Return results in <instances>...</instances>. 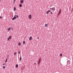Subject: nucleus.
I'll use <instances>...</instances> for the list:
<instances>
[{"label": "nucleus", "mask_w": 73, "mask_h": 73, "mask_svg": "<svg viewBox=\"0 0 73 73\" xmlns=\"http://www.w3.org/2000/svg\"><path fill=\"white\" fill-rule=\"evenodd\" d=\"M16 17H16V18H18V17H19V16H18V15H16Z\"/></svg>", "instance_id": "obj_20"}, {"label": "nucleus", "mask_w": 73, "mask_h": 73, "mask_svg": "<svg viewBox=\"0 0 73 73\" xmlns=\"http://www.w3.org/2000/svg\"><path fill=\"white\" fill-rule=\"evenodd\" d=\"M11 27H10L8 29L7 31H9L11 30Z\"/></svg>", "instance_id": "obj_4"}, {"label": "nucleus", "mask_w": 73, "mask_h": 73, "mask_svg": "<svg viewBox=\"0 0 73 73\" xmlns=\"http://www.w3.org/2000/svg\"><path fill=\"white\" fill-rule=\"evenodd\" d=\"M18 53L19 54H20V52L19 51V52H18Z\"/></svg>", "instance_id": "obj_28"}, {"label": "nucleus", "mask_w": 73, "mask_h": 73, "mask_svg": "<svg viewBox=\"0 0 73 73\" xmlns=\"http://www.w3.org/2000/svg\"><path fill=\"white\" fill-rule=\"evenodd\" d=\"M20 61H21V60H22V58H21V57H20Z\"/></svg>", "instance_id": "obj_19"}, {"label": "nucleus", "mask_w": 73, "mask_h": 73, "mask_svg": "<svg viewBox=\"0 0 73 73\" xmlns=\"http://www.w3.org/2000/svg\"><path fill=\"white\" fill-rule=\"evenodd\" d=\"M51 9H52V10H54V7L52 8Z\"/></svg>", "instance_id": "obj_18"}, {"label": "nucleus", "mask_w": 73, "mask_h": 73, "mask_svg": "<svg viewBox=\"0 0 73 73\" xmlns=\"http://www.w3.org/2000/svg\"><path fill=\"white\" fill-rule=\"evenodd\" d=\"M16 1V0H14V1Z\"/></svg>", "instance_id": "obj_35"}, {"label": "nucleus", "mask_w": 73, "mask_h": 73, "mask_svg": "<svg viewBox=\"0 0 73 73\" xmlns=\"http://www.w3.org/2000/svg\"><path fill=\"white\" fill-rule=\"evenodd\" d=\"M50 14H53V13L52 12L50 13Z\"/></svg>", "instance_id": "obj_23"}, {"label": "nucleus", "mask_w": 73, "mask_h": 73, "mask_svg": "<svg viewBox=\"0 0 73 73\" xmlns=\"http://www.w3.org/2000/svg\"><path fill=\"white\" fill-rule=\"evenodd\" d=\"M0 2H1V1L0 0Z\"/></svg>", "instance_id": "obj_36"}, {"label": "nucleus", "mask_w": 73, "mask_h": 73, "mask_svg": "<svg viewBox=\"0 0 73 73\" xmlns=\"http://www.w3.org/2000/svg\"><path fill=\"white\" fill-rule=\"evenodd\" d=\"M60 12H59L58 13V15H60Z\"/></svg>", "instance_id": "obj_24"}, {"label": "nucleus", "mask_w": 73, "mask_h": 73, "mask_svg": "<svg viewBox=\"0 0 73 73\" xmlns=\"http://www.w3.org/2000/svg\"><path fill=\"white\" fill-rule=\"evenodd\" d=\"M40 60V59L38 60V64H40V61H41Z\"/></svg>", "instance_id": "obj_5"}, {"label": "nucleus", "mask_w": 73, "mask_h": 73, "mask_svg": "<svg viewBox=\"0 0 73 73\" xmlns=\"http://www.w3.org/2000/svg\"><path fill=\"white\" fill-rule=\"evenodd\" d=\"M51 12V11L50 10L48 11H47L46 12L47 15H48V14H49V12Z\"/></svg>", "instance_id": "obj_3"}, {"label": "nucleus", "mask_w": 73, "mask_h": 73, "mask_svg": "<svg viewBox=\"0 0 73 73\" xmlns=\"http://www.w3.org/2000/svg\"><path fill=\"white\" fill-rule=\"evenodd\" d=\"M1 18H2V17H0V19H1Z\"/></svg>", "instance_id": "obj_30"}, {"label": "nucleus", "mask_w": 73, "mask_h": 73, "mask_svg": "<svg viewBox=\"0 0 73 73\" xmlns=\"http://www.w3.org/2000/svg\"><path fill=\"white\" fill-rule=\"evenodd\" d=\"M23 43L24 45H25V41H24L23 42Z\"/></svg>", "instance_id": "obj_10"}, {"label": "nucleus", "mask_w": 73, "mask_h": 73, "mask_svg": "<svg viewBox=\"0 0 73 73\" xmlns=\"http://www.w3.org/2000/svg\"><path fill=\"white\" fill-rule=\"evenodd\" d=\"M18 45H19V46H20V45H21V43H20V42H19Z\"/></svg>", "instance_id": "obj_12"}, {"label": "nucleus", "mask_w": 73, "mask_h": 73, "mask_svg": "<svg viewBox=\"0 0 73 73\" xmlns=\"http://www.w3.org/2000/svg\"><path fill=\"white\" fill-rule=\"evenodd\" d=\"M50 9H52V8H50Z\"/></svg>", "instance_id": "obj_34"}, {"label": "nucleus", "mask_w": 73, "mask_h": 73, "mask_svg": "<svg viewBox=\"0 0 73 73\" xmlns=\"http://www.w3.org/2000/svg\"><path fill=\"white\" fill-rule=\"evenodd\" d=\"M16 52H15L14 53V54L15 55H16Z\"/></svg>", "instance_id": "obj_22"}, {"label": "nucleus", "mask_w": 73, "mask_h": 73, "mask_svg": "<svg viewBox=\"0 0 73 73\" xmlns=\"http://www.w3.org/2000/svg\"><path fill=\"white\" fill-rule=\"evenodd\" d=\"M12 29H13V28H12L11 29V30H12Z\"/></svg>", "instance_id": "obj_33"}, {"label": "nucleus", "mask_w": 73, "mask_h": 73, "mask_svg": "<svg viewBox=\"0 0 73 73\" xmlns=\"http://www.w3.org/2000/svg\"><path fill=\"white\" fill-rule=\"evenodd\" d=\"M15 19H16V17H14L12 19V20H13Z\"/></svg>", "instance_id": "obj_8"}, {"label": "nucleus", "mask_w": 73, "mask_h": 73, "mask_svg": "<svg viewBox=\"0 0 73 73\" xmlns=\"http://www.w3.org/2000/svg\"><path fill=\"white\" fill-rule=\"evenodd\" d=\"M73 8H72V9L71 12H72L73 11Z\"/></svg>", "instance_id": "obj_25"}, {"label": "nucleus", "mask_w": 73, "mask_h": 73, "mask_svg": "<svg viewBox=\"0 0 73 73\" xmlns=\"http://www.w3.org/2000/svg\"><path fill=\"white\" fill-rule=\"evenodd\" d=\"M45 27H48V24H45Z\"/></svg>", "instance_id": "obj_9"}, {"label": "nucleus", "mask_w": 73, "mask_h": 73, "mask_svg": "<svg viewBox=\"0 0 73 73\" xmlns=\"http://www.w3.org/2000/svg\"><path fill=\"white\" fill-rule=\"evenodd\" d=\"M5 65V64H3V65Z\"/></svg>", "instance_id": "obj_26"}, {"label": "nucleus", "mask_w": 73, "mask_h": 73, "mask_svg": "<svg viewBox=\"0 0 73 73\" xmlns=\"http://www.w3.org/2000/svg\"><path fill=\"white\" fill-rule=\"evenodd\" d=\"M39 38L38 37L37 38V39H38V40Z\"/></svg>", "instance_id": "obj_29"}, {"label": "nucleus", "mask_w": 73, "mask_h": 73, "mask_svg": "<svg viewBox=\"0 0 73 73\" xmlns=\"http://www.w3.org/2000/svg\"><path fill=\"white\" fill-rule=\"evenodd\" d=\"M62 56V54H61L60 55V57H61Z\"/></svg>", "instance_id": "obj_17"}, {"label": "nucleus", "mask_w": 73, "mask_h": 73, "mask_svg": "<svg viewBox=\"0 0 73 73\" xmlns=\"http://www.w3.org/2000/svg\"><path fill=\"white\" fill-rule=\"evenodd\" d=\"M19 66V65H18V64H17L16 65V68H18V67Z\"/></svg>", "instance_id": "obj_11"}, {"label": "nucleus", "mask_w": 73, "mask_h": 73, "mask_svg": "<svg viewBox=\"0 0 73 73\" xmlns=\"http://www.w3.org/2000/svg\"><path fill=\"white\" fill-rule=\"evenodd\" d=\"M3 69H5V66H3Z\"/></svg>", "instance_id": "obj_21"}, {"label": "nucleus", "mask_w": 73, "mask_h": 73, "mask_svg": "<svg viewBox=\"0 0 73 73\" xmlns=\"http://www.w3.org/2000/svg\"><path fill=\"white\" fill-rule=\"evenodd\" d=\"M8 62V61H7V59H6L5 62Z\"/></svg>", "instance_id": "obj_16"}, {"label": "nucleus", "mask_w": 73, "mask_h": 73, "mask_svg": "<svg viewBox=\"0 0 73 73\" xmlns=\"http://www.w3.org/2000/svg\"><path fill=\"white\" fill-rule=\"evenodd\" d=\"M14 11H16V8H15V7H14Z\"/></svg>", "instance_id": "obj_14"}, {"label": "nucleus", "mask_w": 73, "mask_h": 73, "mask_svg": "<svg viewBox=\"0 0 73 73\" xmlns=\"http://www.w3.org/2000/svg\"><path fill=\"white\" fill-rule=\"evenodd\" d=\"M32 36H30L29 38V40H32Z\"/></svg>", "instance_id": "obj_7"}, {"label": "nucleus", "mask_w": 73, "mask_h": 73, "mask_svg": "<svg viewBox=\"0 0 73 73\" xmlns=\"http://www.w3.org/2000/svg\"><path fill=\"white\" fill-rule=\"evenodd\" d=\"M34 64H35V65H36V63H34Z\"/></svg>", "instance_id": "obj_31"}, {"label": "nucleus", "mask_w": 73, "mask_h": 73, "mask_svg": "<svg viewBox=\"0 0 73 73\" xmlns=\"http://www.w3.org/2000/svg\"><path fill=\"white\" fill-rule=\"evenodd\" d=\"M29 18L30 19H32V15H29Z\"/></svg>", "instance_id": "obj_1"}, {"label": "nucleus", "mask_w": 73, "mask_h": 73, "mask_svg": "<svg viewBox=\"0 0 73 73\" xmlns=\"http://www.w3.org/2000/svg\"><path fill=\"white\" fill-rule=\"evenodd\" d=\"M14 17H16V15H14Z\"/></svg>", "instance_id": "obj_27"}, {"label": "nucleus", "mask_w": 73, "mask_h": 73, "mask_svg": "<svg viewBox=\"0 0 73 73\" xmlns=\"http://www.w3.org/2000/svg\"><path fill=\"white\" fill-rule=\"evenodd\" d=\"M61 9H60L59 11V12L61 13Z\"/></svg>", "instance_id": "obj_15"}, {"label": "nucleus", "mask_w": 73, "mask_h": 73, "mask_svg": "<svg viewBox=\"0 0 73 73\" xmlns=\"http://www.w3.org/2000/svg\"><path fill=\"white\" fill-rule=\"evenodd\" d=\"M19 6L20 7H22V5H21V4H20Z\"/></svg>", "instance_id": "obj_13"}, {"label": "nucleus", "mask_w": 73, "mask_h": 73, "mask_svg": "<svg viewBox=\"0 0 73 73\" xmlns=\"http://www.w3.org/2000/svg\"><path fill=\"white\" fill-rule=\"evenodd\" d=\"M23 2H24V0H21L20 1V3H21V4H23Z\"/></svg>", "instance_id": "obj_6"}, {"label": "nucleus", "mask_w": 73, "mask_h": 73, "mask_svg": "<svg viewBox=\"0 0 73 73\" xmlns=\"http://www.w3.org/2000/svg\"><path fill=\"white\" fill-rule=\"evenodd\" d=\"M13 4H15V1H14Z\"/></svg>", "instance_id": "obj_32"}, {"label": "nucleus", "mask_w": 73, "mask_h": 73, "mask_svg": "<svg viewBox=\"0 0 73 73\" xmlns=\"http://www.w3.org/2000/svg\"><path fill=\"white\" fill-rule=\"evenodd\" d=\"M12 37V36H10L9 37L7 38V40H8V41H9V39H11V38Z\"/></svg>", "instance_id": "obj_2"}]
</instances>
